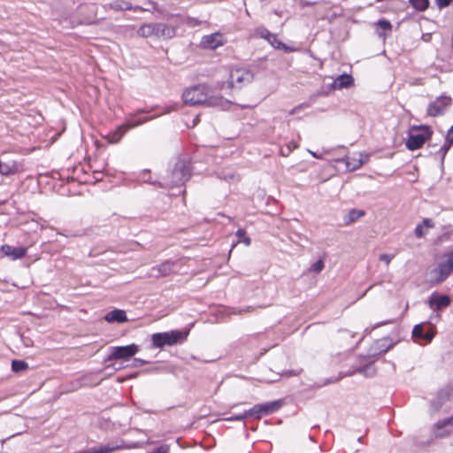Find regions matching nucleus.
Instances as JSON below:
<instances>
[{
	"label": "nucleus",
	"instance_id": "1",
	"mask_svg": "<svg viewBox=\"0 0 453 453\" xmlns=\"http://www.w3.org/2000/svg\"><path fill=\"white\" fill-rule=\"evenodd\" d=\"M186 104L197 105L206 104L207 106L219 107L226 109L231 104L230 101L219 96H209L205 85H196L187 88L182 94Z\"/></svg>",
	"mask_w": 453,
	"mask_h": 453
},
{
	"label": "nucleus",
	"instance_id": "2",
	"mask_svg": "<svg viewBox=\"0 0 453 453\" xmlns=\"http://www.w3.org/2000/svg\"><path fill=\"white\" fill-rule=\"evenodd\" d=\"M453 270V250L445 253L435 268L430 271L431 281L441 283L445 280Z\"/></svg>",
	"mask_w": 453,
	"mask_h": 453
},
{
	"label": "nucleus",
	"instance_id": "3",
	"mask_svg": "<svg viewBox=\"0 0 453 453\" xmlns=\"http://www.w3.org/2000/svg\"><path fill=\"white\" fill-rule=\"evenodd\" d=\"M188 332L173 330L170 332L156 333L151 335L152 345L155 348H164L183 342L188 336Z\"/></svg>",
	"mask_w": 453,
	"mask_h": 453
},
{
	"label": "nucleus",
	"instance_id": "4",
	"mask_svg": "<svg viewBox=\"0 0 453 453\" xmlns=\"http://www.w3.org/2000/svg\"><path fill=\"white\" fill-rule=\"evenodd\" d=\"M190 177L188 163L182 159H178L172 170L169 180L165 181V186L175 187L183 185Z\"/></svg>",
	"mask_w": 453,
	"mask_h": 453
},
{
	"label": "nucleus",
	"instance_id": "5",
	"mask_svg": "<svg viewBox=\"0 0 453 453\" xmlns=\"http://www.w3.org/2000/svg\"><path fill=\"white\" fill-rule=\"evenodd\" d=\"M431 130L428 127H414L411 129L406 147L410 150H415L423 146L425 142L431 136Z\"/></svg>",
	"mask_w": 453,
	"mask_h": 453
},
{
	"label": "nucleus",
	"instance_id": "6",
	"mask_svg": "<svg viewBox=\"0 0 453 453\" xmlns=\"http://www.w3.org/2000/svg\"><path fill=\"white\" fill-rule=\"evenodd\" d=\"M253 73L243 68L231 70L228 77V88H242L253 81Z\"/></svg>",
	"mask_w": 453,
	"mask_h": 453
},
{
	"label": "nucleus",
	"instance_id": "7",
	"mask_svg": "<svg viewBox=\"0 0 453 453\" xmlns=\"http://www.w3.org/2000/svg\"><path fill=\"white\" fill-rule=\"evenodd\" d=\"M149 119H150L149 118H144V119H138L135 120H133V119L127 120L126 123L118 127L115 131L110 133L107 135V139H108L109 142L118 143L121 140V138L124 136V134H126L127 131H128L129 129H131L133 127H138V126L147 122Z\"/></svg>",
	"mask_w": 453,
	"mask_h": 453
},
{
	"label": "nucleus",
	"instance_id": "8",
	"mask_svg": "<svg viewBox=\"0 0 453 453\" xmlns=\"http://www.w3.org/2000/svg\"><path fill=\"white\" fill-rule=\"evenodd\" d=\"M281 403L280 401L265 403L263 404H256L249 411H246L247 417H253L255 418H261L263 416L269 415L276 411Z\"/></svg>",
	"mask_w": 453,
	"mask_h": 453
},
{
	"label": "nucleus",
	"instance_id": "9",
	"mask_svg": "<svg viewBox=\"0 0 453 453\" xmlns=\"http://www.w3.org/2000/svg\"><path fill=\"white\" fill-rule=\"evenodd\" d=\"M451 98L447 96H441L431 102L426 109L427 115L437 117L445 113L449 106L451 104Z\"/></svg>",
	"mask_w": 453,
	"mask_h": 453
},
{
	"label": "nucleus",
	"instance_id": "10",
	"mask_svg": "<svg viewBox=\"0 0 453 453\" xmlns=\"http://www.w3.org/2000/svg\"><path fill=\"white\" fill-rule=\"evenodd\" d=\"M139 350V347L135 344L127 346H117L111 348V353L108 356L107 360L128 359L134 356Z\"/></svg>",
	"mask_w": 453,
	"mask_h": 453
},
{
	"label": "nucleus",
	"instance_id": "11",
	"mask_svg": "<svg viewBox=\"0 0 453 453\" xmlns=\"http://www.w3.org/2000/svg\"><path fill=\"white\" fill-rule=\"evenodd\" d=\"M225 36L219 32L207 35L202 37L200 45L205 50H216L226 43Z\"/></svg>",
	"mask_w": 453,
	"mask_h": 453
},
{
	"label": "nucleus",
	"instance_id": "12",
	"mask_svg": "<svg viewBox=\"0 0 453 453\" xmlns=\"http://www.w3.org/2000/svg\"><path fill=\"white\" fill-rule=\"evenodd\" d=\"M367 160V155L362 153H354L353 155L346 156L338 161L344 162L349 171H355L360 168Z\"/></svg>",
	"mask_w": 453,
	"mask_h": 453
},
{
	"label": "nucleus",
	"instance_id": "13",
	"mask_svg": "<svg viewBox=\"0 0 453 453\" xmlns=\"http://www.w3.org/2000/svg\"><path fill=\"white\" fill-rule=\"evenodd\" d=\"M154 37L158 39H171L176 35V27L165 23H154Z\"/></svg>",
	"mask_w": 453,
	"mask_h": 453
},
{
	"label": "nucleus",
	"instance_id": "14",
	"mask_svg": "<svg viewBox=\"0 0 453 453\" xmlns=\"http://www.w3.org/2000/svg\"><path fill=\"white\" fill-rule=\"evenodd\" d=\"M412 337L418 340H424L426 343L430 342L434 337V332L429 328L425 331V324H418L412 329Z\"/></svg>",
	"mask_w": 453,
	"mask_h": 453
},
{
	"label": "nucleus",
	"instance_id": "15",
	"mask_svg": "<svg viewBox=\"0 0 453 453\" xmlns=\"http://www.w3.org/2000/svg\"><path fill=\"white\" fill-rule=\"evenodd\" d=\"M1 251L4 256L11 257L12 260H17L24 257L27 255V249L24 247H13L9 244L1 246Z\"/></svg>",
	"mask_w": 453,
	"mask_h": 453
},
{
	"label": "nucleus",
	"instance_id": "16",
	"mask_svg": "<svg viewBox=\"0 0 453 453\" xmlns=\"http://www.w3.org/2000/svg\"><path fill=\"white\" fill-rule=\"evenodd\" d=\"M450 303V298L446 295L433 294L428 301V305L433 310H441Z\"/></svg>",
	"mask_w": 453,
	"mask_h": 453
},
{
	"label": "nucleus",
	"instance_id": "17",
	"mask_svg": "<svg viewBox=\"0 0 453 453\" xmlns=\"http://www.w3.org/2000/svg\"><path fill=\"white\" fill-rule=\"evenodd\" d=\"M19 167L12 159H0V173L2 175H12L19 172Z\"/></svg>",
	"mask_w": 453,
	"mask_h": 453
},
{
	"label": "nucleus",
	"instance_id": "18",
	"mask_svg": "<svg viewBox=\"0 0 453 453\" xmlns=\"http://www.w3.org/2000/svg\"><path fill=\"white\" fill-rule=\"evenodd\" d=\"M453 432V416L449 418L437 422L435 425L436 436H445Z\"/></svg>",
	"mask_w": 453,
	"mask_h": 453
},
{
	"label": "nucleus",
	"instance_id": "19",
	"mask_svg": "<svg viewBox=\"0 0 453 453\" xmlns=\"http://www.w3.org/2000/svg\"><path fill=\"white\" fill-rule=\"evenodd\" d=\"M104 319L108 323H124L127 321V317L125 311L114 309L104 316Z\"/></svg>",
	"mask_w": 453,
	"mask_h": 453
},
{
	"label": "nucleus",
	"instance_id": "20",
	"mask_svg": "<svg viewBox=\"0 0 453 453\" xmlns=\"http://www.w3.org/2000/svg\"><path fill=\"white\" fill-rule=\"evenodd\" d=\"M354 83V79L350 74H342L339 75L334 81L332 85L333 88L334 89H342L347 88L352 86Z\"/></svg>",
	"mask_w": 453,
	"mask_h": 453
},
{
	"label": "nucleus",
	"instance_id": "21",
	"mask_svg": "<svg viewBox=\"0 0 453 453\" xmlns=\"http://www.w3.org/2000/svg\"><path fill=\"white\" fill-rule=\"evenodd\" d=\"M173 267V263L166 260L158 266L153 267L152 272H157V273L154 274L156 277L166 276L172 273Z\"/></svg>",
	"mask_w": 453,
	"mask_h": 453
},
{
	"label": "nucleus",
	"instance_id": "22",
	"mask_svg": "<svg viewBox=\"0 0 453 453\" xmlns=\"http://www.w3.org/2000/svg\"><path fill=\"white\" fill-rule=\"evenodd\" d=\"M377 27V34L380 37H386L388 34L391 33L392 25L388 20L380 19L376 23Z\"/></svg>",
	"mask_w": 453,
	"mask_h": 453
},
{
	"label": "nucleus",
	"instance_id": "23",
	"mask_svg": "<svg viewBox=\"0 0 453 453\" xmlns=\"http://www.w3.org/2000/svg\"><path fill=\"white\" fill-rule=\"evenodd\" d=\"M434 224L432 219H425L422 224H419L415 228V235L418 238L426 234L427 229L434 227Z\"/></svg>",
	"mask_w": 453,
	"mask_h": 453
},
{
	"label": "nucleus",
	"instance_id": "24",
	"mask_svg": "<svg viewBox=\"0 0 453 453\" xmlns=\"http://www.w3.org/2000/svg\"><path fill=\"white\" fill-rule=\"evenodd\" d=\"M267 42L271 44L272 47H273L276 50H282L286 52H292L294 51V49L287 46L285 43L281 42L278 38L277 35L273 34L272 37L268 38Z\"/></svg>",
	"mask_w": 453,
	"mask_h": 453
},
{
	"label": "nucleus",
	"instance_id": "25",
	"mask_svg": "<svg viewBox=\"0 0 453 453\" xmlns=\"http://www.w3.org/2000/svg\"><path fill=\"white\" fill-rule=\"evenodd\" d=\"M154 23H144L137 30V35L142 38L154 36Z\"/></svg>",
	"mask_w": 453,
	"mask_h": 453
},
{
	"label": "nucleus",
	"instance_id": "26",
	"mask_svg": "<svg viewBox=\"0 0 453 453\" xmlns=\"http://www.w3.org/2000/svg\"><path fill=\"white\" fill-rule=\"evenodd\" d=\"M365 215V211L362 210L352 209L349 211L348 215L344 218V223L346 225L351 224L357 221L358 219Z\"/></svg>",
	"mask_w": 453,
	"mask_h": 453
},
{
	"label": "nucleus",
	"instance_id": "27",
	"mask_svg": "<svg viewBox=\"0 0 453 453\" xmlns=\"http://www.w3.org/2000/svg\"><path fill=\"white\" fill-rule=\"evenodd\" d=\"M409 2L418 12H424L429 6V0H409Z\"/></svg>",
	"mask_w": 453,
	"mask_h": 453
},
{
	"label": "nucleus",
	"instance_id": "28",
	"mask_svg": "<svg viewBox=\"0 0 453 453\" xmlns=\"http://www.w3.org/2000/svg\"><path fill=\"white\" fill-rule=\"evenodd\" d=\"M357 372L362 373L366 377H372L375 372V367L372 364H368L357 369Z\"/></svg>",
	"mask_w": 453,
	"mask_h": 453
},
{
	"label": "nucleus",
	"instance_id": "29",
	"mask_svg": "<svg viewBox=\"0 0 453 453\" xmlns=\"http://www.w3.org/2000/svg\"><path fill=\"white\" fill-rule=\"evenodd\" d=\"M28 367V365L22 360H13L12 362V369L15 372H19L22 371L27 370Z\"/></svg>",
	"mask_w": 453,
	"mask_h": 453
},
{
	"label": "nucleus",
	"instance_id": "30",
	"mask_svg": "<svg viewBox=\"0 0 453 453\" xmlns=\"http://www.w3.org/2000/svg\"><path fill=\"white\" fill-rule=\"evenodd\" d=\"M453 144V126L449 128L446 137V142L441 147V150H444V153L449 149V147Z\"/></svg>",
	"mask_w": 453,
	"mask_h": 453
},
{
	"label": "nucleus",
	"instance_id": "31",
	"mask_svg": "<svg viewBox=\"0 0 453 453\" xmlns=\"http://www.w3.org/2000/svg\"><path fill=\"white\" fill-rule=\"evenodd\" d=\"M324 261L322 259H319L311 265V267L309 268V272L319 273L324 269Z\"/></svg>",
	"mask_w": 453,
	"mask_h": 453
},
{
	"label": "nucleus",
	"instance_id": "32",
	"mask_svg": "<svg viewBox=\"0 0 453 453\" xmlns=\"http://www.w3.org/2000/svg\"><path fill=\"white\" fill-rule=\"evenodd\" d=\"M257 34L263 39H265L266 41L268 40V38L272 37V33L267 30L266 28L265 27H259L257 29Z\"/></svg>",
	"mask_w": 453,
	"mask_h": 453
},
{
	"label": "nucleus",
	"instance_id": "33",
	"mask_svg": "<svg viewBox=\"0 0 453 453\" xmlns=\"http://www.w3.org/2000/svg\"><path fill=\"white\" fill-rule=\"evenodd\" d=\"M122 1H116L109 4V7L114 11H123Z\"/></svg>",
	"mask_w": 453,
	"mask_h": 453
},
{
	"label": "nucleus",
	"instance_id": "34",
	"mask_svg": "<svg viewBox=\"0 0 453 453\" xmlns=\"http://www.w3.org/2000/svg\"><path fill=\"white\" fill-rule=\"evenodd\" d=\"M393 258L392 255L388 254H381L380 255L379 259L382 262H384L387 265H388Z\"/></svg>",
	"mask_w": 453,
	"mask_h": 453
},
{
	"label": "nucleus",
	"instance_id": "35",
	"mask_svg": "<svg viewBox=\"0 0 453 453\" xmlns=\"http://www.w3.org/2000/svg\"><path fill=\"white\" fill-rule=\"evenodd\" d=\"M453 0H435L437 6L440 9L449 6Z\"/></svg>",
	"mask_w": 453,
	"mask_h": 453
},
{
	"label": "nucleus",
	"instance_id": "36",
	"mask_svg": "<svg viewBox=\"0 0 453 453\" xmlns=\"http://www.w3.org/2000/svg\"><path fill=\"white\" fill-rule=\"evenodd\" d=\"M246 418H248V417L246 415V411H244L242 414L235 415V416H231V417L227 418L226 420H230V421H233V420H242V419H244Z\"/></svg>",
	"mask_w": 453,
	"mask_h": 453
},
{
	"label": "nucleus",
	"instance_id": "37",
	"mask_svg": "<svg viewBox=\"0 0 453 453\" xmlns=\"http://www.w3.org/2000/svg\"><path fill=\"white\" fill-rule=\"evenodd\" d=\"M169 446L166 444L161 445L155 451L151 453H169Z\"/></svg>",
	"mask_w": 453,
	"mask_h": 453
},
{
	"label": "nucleus",
	"instance_id": "38",
	"mask_svg": "<svg viewBox=\"0 0 453 453\" xmlns=\"http://www.w3.org/2000/svg\"><path fill=\"white\" fill-rule=\"evenodd\" d=\"M147 4H148V7L147 8H150V12L152 11H156V12H159L158 8H157V4L152 0H147Z\"/></svg>",
	"mask_w": 453,
	"mask_h": 453
},
{
	"label": "nucleus",
	"instance_id": "39",
	"mask_svg": "<svg viewBox=\"0 0 453 453\" xmlns=\"http://www.w3.org/2000/svg\"><path fill=\"white\" fill-rule=\"evenodd\" d=\"M293 151V148L290 145H287L285 149L280 150V155L282 157H288Z\"/></svg>",
	"mask_w": 453,
	"mask_h": 453
},
{
	"label": "nucleus",
	"instance_id": "40",
	"mask_svg": "<svg viewBox=\"0 0 453 453\" xmlns=\"http://www.w3.org/2000/svg\"><path fill=\"white\" fill-rule=\"evenodd\" d=\"M303 107H304V104H299V105L296 106L295 108H293V109L289 111V114H290V115L296 114V112H298L300 110H302Z\"/></svg>",
	"mask_w": 453,
	"mask_h": 453
},
{
	"label": "nucleus",
	"instance_id": "41",
	"mask_svg": "<svg viewBox=\"0 0 453 453\" xmlns=\"http://www.w3.org/2000/svg\"><path fill=\"white\" fill-rule=\"evenodd\" d=\"M122 7H123V11L124 10H128V11H131L133 9V5L129 3V2H127V1H122Z\"/></svg>",
	"mask_w": 453,
	"mask_h": 453
},
{
	"label": "nucleus",
	"instance_id": "42",
	"mask_svg": "<svg viewBox=\"0 0 453 453\" xmlns=\"http://www.w3.org/2000/svg\"><path fill=\"white\" fill-rule=\"evenodd\" d=\"M131 11H141V12H150V8L141 7L139 5H133V9Z\"/></svg>",
	"mask_w": 453,
	"mask_h": 453
},
{
	"label": "nucleus",
	"instance_id": "43",
	"mask_svg": "<svg viewBox=\"0 0 453 453\" xmlns=\"http://www.w3.org/2000/svg\"><path fill=\"white\" fill-rule=\"evenodd\" d=\"M199 23L200 22L196 19H194V18H189L188 21V24L192 27L197 26V25H199Z\"/></svg>",
	"mask_w": 453,
	"mask_h": 453
},
{
	"label": "nucleus",
	"instance_id": "44",
	"mask_svg": "<svg viewBox=\"0 0 453 453\" xmlns=\"http://www.w3.org/2000/svg\"><path fill=\"white\" fill-rule=\"evenodd\" d=\"M236 235L239 238V242L245 236V231L243 229H238L236 232Z\"/></svg>",
	"mask_w": 453,
	"mask_h": 453
},
{
	"label": "nucleus",
	"instance_id": "45",
	"mask_svg": "<svg viewBox=\"0 0 453 453\" xmlns=\"http://www.w3.org/2000/svg\"><path fill=\"white\" fill-rule=\"evenodd\" d=\"M143 364H146V362H145V361H143V360H142V359L135 358V359L134 360V366H137V365H143Z\"/></svg>",
	"mask_w": 453,
	"mask_h": 453
},
{
	"label": "nucleus",
	"instance_id": "46",
	"mask_svg": "<svg viewBox=\"0 0 453 453\" xmlns=\"http://www.w3.org/2000/svg\"><path fill=\"white\" fill-rule=\"evenodd\" d=\"M241 242H243L246 246H249L250 244V237L244 236Z\"/></svg>",
	"mask_w": 453,
	"mask_h": 453
},
{
	"label": "nucleus",
	"instance_id": "47",
	"mask_svg": "<svg viewBox=\"0 0 453 453\" xmlns=\"http://www.w3.org/2000/svg\"><path fill=\"white\" fill-rule=\"evenodd\" d=\"M147 174H148V173H146V172L143 173L142 178L143 181L150 182V179L149 178V176H146Z\"/></svg>",
	"mask_w": 453,
	"mask_h": 453
},
{
	"label": "nucleus",
	"instance_id": "48",
	"mask_svg": "<svg viewBox=\"0 0 453 453\" xmlns=\"http://www.w3.org/2000/svg\"><path fill=\"white\" fill-rule=\"evenodd\" d=\"M147 174H148V173H146V172L143 173L142 178L143 181L150 182V179L149 178V176H146Z\"/></svg>",
	"mask_w": 453,
	"mask_h": 453
},
{
	"label": "nucleus",
	"instance_id": "49",
	"mask_svg": "<svg viewBox=\"0 0 453 453\" xmlns=\"http://www.w3.org/2000/svg\"><path fill=\"white\" fill-rule=\"evenodd\" d=\"M287 145H290V147H292V148H293V150H295V149H297V148H298V144H297L296 142H288Z\"/></svg>",
	"mask_w": 453,
	"mask_h": 453
},
{
	"label": "nucleus",
	"instance_id": "50",
	"mask_svg": "<svg viewBox=\"0 0 453 453\" xmlns=\"http://www.w3.org/2000/svg\"><path fill=\"white\" fill-rule=\"evenodd\" d=\"M308 151H309V153H310L312 157H316V158H321V156H319L317 153H315V152H313V151H311V150H309Z\"/></svg>",
	"mask_w": 453,
	"mask_h": 453
},
{
	"label": "nucleus",
	"instance_id": "51",
	"mask_svg": "<svg viewBox=\"0 0 453 453\" xmlns=\"http://www.w3.org/2000/svg\"><path fill=\"white\" fill-rule=\"evenodd\" d=\"M388 323H391V321L388 320V321L380 322V323L377 324L375 326V327H378V326H383V325H387Z\"/></svg>",
	"mask_w": 453,
	"mask_h": 453
},
{
	"label": "nucleus",
	"instance_id": "52",
	"mask_svg": "<svg viewBox=\"0 0 453 453\" xmlns=\"http://www.w3.org/2000/svg\"><path fill=\"white\" fill-rule=\"evenodd\" d=\"M391 348V345H388L385 349H383L380 352H387Z\"/></svg>",
	"mask_w": 453,
	"mask_h": 453
},
{
	"label": "nucleus",
	"instance_id": "53",
	"mask_svg": "<svg viewBox=\"0 0 453 453\" xmlns=\"http://www.w3.org/2000/svg\"><path fill=\"white\" fill-rule=\"evenodd\" d=\"M371 288H372V287H370V288H369L365 292H364V295H363V296L366 295V292H367Z\"/></svg>",
	"mask_w": 453,
	"mask_h": 453
}]
</instances>
